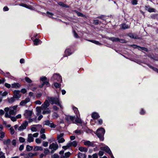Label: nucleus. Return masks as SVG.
Listing matches in <instances>:
<instances>
[{
	"instance_id": "nucleus-20",
	"label": "nucleus",
	"mask_w": 158,
	"mask_h": 158,
	"mask_svg": "<svg viewBox=\"0 0 158 158\" xmlns=\"http://www.w3.org/2000/svg\"><path fill=\"white\" fill-rule=\"evenodd\" d=\"M92 117L94 119H97L99 116L97 113L94 112L92 114Z\"/></svg>"
},
{
	"instance_id": "nucleus-26",
	"label": "nucleus",
	"mask_w": 158,
	"mask_h": 158,
	"mask_svg": "<svg viewBox=\"0 0 158 158\" xmlns=\"http://www.w3.org/2000/svg\"><path fill=\"white\" fill-rule=\"evenodd\" d=\"M15 99L16 98L13 96V97L10 98H8V100L9 103H12L15 102Z\"/></svg>"
},
{
	"instance_id": "nucleus-18",
	"label": "nucleus",
	"mask_w": 158,
	"mask_h": 158,
	"mask_svg": "<svg viewBox=\"0 0 158 158\" xmlns=\"http://www.w3.org/2000/svg\"><path fill=\"white\" fill-rule=\"evenodd\" d=\"M33 150L34 151H42L43 150V148L41 146H34Z\"/></svg>"
},
{
	"instance_id": "nucleus-34",
	"label": "nucleus",
	"mask_w": 158,
	"mask_h": 158,
	"mask_svg": "<svg viewBox=\"0 0 158 158\" xmlns=\"http://www.w3.org/2000/svg\"><path fill=\"white\" fill-rule=\"evenodd\" d=\"M88 41L90 42H92L96 44H97V45H99L101 44L98 41H97L92 40H88Z\"/></svg>"
},
{
	"instance_id": "nucleus-3",
	"label": "nucleus",
	"mask_w": 158,
	"mask_h": 158,
	"mask_svg": "<svg viewBox=\"0 0 158 158\" xmlns=\"http://www.w3.org/2000/svg\"><path fill=\"white\" fill-rule=\"evenodd\" d=\"M105 133V130L103 128L101 127L97 130V135L100 140H103V136Z\"/></svg>"
},
{
	"instance_id": "nucleus-23",
	"label": "nucleus",
	"mask_w": 158,
	"mask_h": 158,
	"mask_svg": "<svg viewBox=\"0 0 158 158\" xmlns=\"http://www.w3.org/2000/svg\"><path fill=\"white\" fill-rule=\"evenodd\" d=\"M65 53L66 56H69L72 54L71 50L70 49H66L65 51Z\"/></svg>"
},
{
	"instance_id": "nucleus-63",
	"label": "nucleus",
	"mask_w": 158,
	"mask_h": 158,
	"mask_svg": "<svg viewBox=\"0 0 158 158\" xmlns=\"http://www.w3.org/2000/svg\"><path fill=\"white\" fill-rule=\"evenodd\" d=\"M5 81V79L4 78L0 79V84L4 83Z\"/></svg>"
},
{
	"instance_id": "nucleus-1",
	"label": "nucleus",
	"mask_w": 158,
	"mask_h": 158,
	"mask_svg": "<svg viewBox=\"0 0 158 158\" xmlns=\"http://www.w3.org/2000/svg\"><path fill=\"white\" fill-rule=\"evenodd\" d=\"M49 101L51 104H57L59 106L60 108H63V106L61 105L58 98L48 97V99L46 100L44 103L42 105V114H43L51 113L50 110L48 108L50 105Z\"/></svg>"
},
{
	"instance_id": "nucleus-15",
	"label": "nucleus",
	"mask_w": 158,
	"mask_h": 158,
	"mask_svg": "<svg viewBox=\"0 0 158 158\" xmlns=\"http://www.w3.org/2000/svg\"><path fill=\"white\" fill-rule=\"evenodd\" d=\"M20 86V84L17 83H14L11 85V88H13L17 89L19 88Z\"/></svg>"
},
{
	"instance_id": "nucleus-33",
	"label": "nucleus",
	"mask_w": 158,
	"mask_h": 158,
	"mask_svg": "<svg viewBox=\"0 0 158 158\" xmlns=\"http://www.w3.org/2000/svg\"><path fill=\"white\" fill-rule=\"evenodd\" d=\"M130 27V25L129 24H123L122 25V27L124 29H127L128 28Z\"/></svg>"
},
{
	"instance_id": "nucleus-25",
	"label": "nucleus",
	"mask_w": 158,
	"mask_h": 158,
	"mask_svg": "<svg viewBox=\"0 0 158 158\" xmlns=\"http://www.w3.org/2000/svg\"><path fill=\"white\" fill-rule=\"evenodd\" d=\"M36 110L37 112V114H40L42 110V106H41L37 107L36 108Z\"/></svg>"
},
{
	"instance_id": "nucleus-52",
	"label": "nucleus",
	"mask_w": 158,
	"mask_h": 158,
	"mask_svg": "<svg viewBox=\"0 0 158 158\" xmlns=\"http://www.w3.org/2000/svg\"><path fill=\"white\" fill-rule=\"evenodd\" d=\"M50 122L49 120H47L45 122L44 124L46 125H48L49 126L50 124Z\"/></svg>"
},
{
	"instance_id": "nucleus-21",
	"label": "nucleus",
	"mask_w": 158,
	"mask_h": 158,
	"mask_svg": "<svg viewBox=\"0 0 158 158\" xmlns=\"http://www.w3.org/2000/svg\"><path fill=\"white\" fill-rule=\"evenodd\" d=\"M77 156L78 158H86V156L85 154L79 152L77 155Z\"/></svg>"
},
{
	"instance_id": "nucleus-13",
	"label": "nucleus",
	"mask_w": 158,
	"mask_h": 158,
	"mask_svg": "<svg viewBox=\"0 0 158 158\" xmlns=\"http://www.w3.org/2000/svg\"><path fill=\"white\" fill-rule=\"evenodd\" d=\"M27 140L29 143L33 142L34 141V138L31 134H28Z\"/></svg>"
},
{
	"instance_id": "nucleus-53",
	"label": "nucleus",
	"mask_w": 158,
	"mask_h": 158,
	"mask_svg": "<svg viewBox=\"0 0 158 158\" xmlns=\"http://www.w3.org/2000/svg\"><path fill=\"white\" fill-rule=\"evenodd\" d=\"M131 2L133 5H136L137 3V0H132Z\"/></svg>"
},
{
	"instance_id": "nucleus-32",
	"label": "nucleus",
	"mask_w": 158,
	"mask_h": 158,
	"mask_svg": "<svg viewBox=\"0 0 158 158\" xmlns=\"http://www.w3.org/2000/svg\"><path fill=\"white\" fill-rule=\"evenodd\" d=\"M5 132L3 131H1L0 132V138L1 139L3 138L5 136Z\"/></svg>"
},
{
	"instance_id": "nucleus-50",
	"label": "nucleus",
	"mask_w": 158,
	"mask_h": 158,
	"mask_svg": "<svg viewBox=\"0 0 158 158\" xmlns=\"http://www.w3.org/2000/svg\"><path fill=\"white\" fill-rule=\"evenodd\" d=\"M52 117L54 118H57L58 117V115L56 113H54L52 115Z\"/></svg>"
},
{
	"instance_id": "nucleus-44",
	"label": "nucleus",
	"mask_w": 158,
	"mask_h": 158,
	"mask_svg": "<svg viewBox=\"0 0 158 158\" xmlns=\"http://www.w3.org/2000/svg\"><path fill=\"white\" fill-rule=\"evenodd\" d=\"M39 41L38 39H36L34 40V44L35 45H37L39 44Z\"/></svg>"
},
{
	"instance_id": "nucleus-24",
	"label": "nucleus",
	"mask_w": 158,
	"mask_h": 158,
	"mask_svg": "<svg viewBox=\"0 0 158 158\" xmlns=\"http://www.w3.org/2000/svg\"><path fill=\"white\" fill-rule=\"evenodd\" d=\"M58 142L59 143H61L65 141V139L63 137H57Z\"/></svg>"
},
{
	"instance_id": "nucleus-51",
	"label": "nucleus",
	"mask_w": 158,
	"mask_h": 158,
	"mask_svg": "<svg viewBox=\"0 0 158 158\" xmlns=\"http://www.w3.org/2000/svg\"><path fill=\"white\" fill-rule=\"evenodd\" d=\"M5 86L8 88H10L11 87V85L10 84L7 83H5Z\"/></svg>"
},
{
	"instance_id": "nucleus-61",
	"label": "nucleus",
	"mask_w": 158,
	"mask_h": 158,
	"mask_svg": "<svg viewBox=\"0 0 158 158\" xmlns=\"http://www.w3.org/2000/svg\"><path fill=\"white\" fill-rule=\"evenodd\" d=\"M104 154V152L102 151H100L99 152L98 155L99 156H102Z\"/></svg>"
},
{
	"instance_id": "nucleus-56",
	"label": "nucleus",
	"mask_w": 158,
	"mask_h": 158,
	"mask_svg": "<svg viewBox=\"0 0 158 158\" xmlns=\"http://www.w3.org/2000/svg\"><path fill=\"white\" fill-rule=\"evenodd\" d=\"M23 94H25L27 92V90L25 89H22L20 91Z\"/></svg>"
},
{
	"instance_id": "nucleus-22",
	"label": "nucleus",
	"mask_w": 158,
	"mask_h": 158,
	"mask_svg": "<svg viewBox=\"0 0 158 158\" xmlns=\"http://www.w3.org/2000/svg\"><path fill=\"white\" fill-rule=\"evenodd\" d=\"M69 143L70 144V147L73 146L74 147H76L77 145V142L76 141L70 142H69Z\"/></svg>"
},
{
	"instance_id": "nucleus-39",
	"label": "nucleus",
	"mask_w": 158,
	"mask_h": 158,
	"mask_svg": "<svg viewBox=\"0 0 158 158\" xmlns=\"http://www.w3.org/2000/svg\"><path fill=\"white\" fill-rule=\"evenodd\" d=\"M0 158H6L5 153L2 152H0Z\"/></svg>"
},
{
	"instance_id": "nucleus-36",
	"label": "nucleus",
	"mask_w": 158,
	"mask_h": 158,
	"mask_svg": "<svg viewBox=\"0 0 158 158\" xmlns=\"http://www.w3.org/2000/svg\"><path fill=\"white\" fill-rule=\"evenodd\" d=\"M33 148L32 146H30L29 145H27L26 147V149L27 151H30Z\"/></svg>"
},
{
	"instance_id": "nucleus-40",
	"label": "nucleus",
	"mask_w": 158,
	"mask_h": 158,
	"mask_svg": "<svg viewBox=\"0 0 158 158\" xmlns=\"http://www.w3.org/2000/svg\"><path fill=\"white\" fill-rule=\"evenodd\" d=\"M54 84L55 87L56 88L60 87L61 86V84L58 83H55Z\"/></svg>"
},
{
	"instance_id": "nucleus-57",
	"label": "nucleus",
	"mask_w": 158,
	"mask_h": 158,
	"mask_svg": "<svg viewBox=\"0 0 158 158\" xmlns=\"http://www.w3.org/2000/svg\"><path fill=\"white\" fill-rule=\"evenodd\" d=\"M73 109L75 113H77L78 112V111L77 108L76 107H73Z\"/></svg>"
},
{
	"instance_id": "nucleus-49",
	"label": "nucleus",
	"mask_w": 158,
	"mask_h": 158,
	"mask_svg": "<svg viewBox=\"0 0 158 158\" xmlns=\"http://www.w3.org/2000/svg\"><path fill=\"white\" fill-rule=\"evenodd\" d=\"M77 15L79 16L84 17V15H83L81 13L78 12L77 11H76Z\"/></svg>"
},
{
	"instance_id": "nucleus-31",
	"label": "nucleus",
	"mask_w": 158,
	"mask_h": 158,
	"mask_svg": "<svg viewBox=\"0 0 158 158\" xmlns=\"http://www.w3.org/2000/svg\"><path fill=\"white\" fill-rule=\"evenodd\" d=\"M10 140L9 139H7L3 141L4 144L5 145H8L10 143Z\"/></svg>"
},
{
	"instance_id": "nucleus-8",
	"label": "nucleus",
	"mask_w": 158,
	"mask_h": 158,
	"mask_svg": "<svg viewBox=\"0 0 158 158\" xmlns=\"http://www.w3.org/2000/svg\"><path fill=\"white\" fill-rule=\"evenodd\" d=\"M20 91L15 90L14 91V95L13 96L16 99H19L21 96V95L20 94Z\"/></svg>"
},
{
	"instance_id": "nucleus-55",
	"label": "nucleus",
	"mask_w": 158,
	"mask_h": 158,
	"mask_svg": "<svg viewBox=\"0 0 158 158\" xmlns=\"http://www.w3.org/2000/svg\"><path fill=\"white\" fill-rule=\"evenodd\" d=\"M36 155V153H29L28 154V156L29 157H33L34 156H35Z\"/></svg>"
},
{
	"instance_id": "nucleus-29",
	"label": "nucleus",
	"mask_w": 158,
	"mask_h": 158,
	"mask_svg": "<svg viewBox=\"0 0 158 158\" xmlns=\"http://www.w3.org/2000/svg\"><path fill=\"white\" fill-rule=\"evenodd\" d=\"M19 5L21 6L27 8H28L29 9H32V7L30 6H27L26 5L24 4L23 3L20 4Z\"/></svg>"
},
{
	"instance_id": "nucleus-35",
	"label": "nucleus",
	"mask_w": 158,
	"mask_h": 158,
	"mask_svg": "<svg viewBox=\"0 0 158 158\" xmlns=\"http://www.w3.org/2000/svg\"><path fill=\"white\" fill-rule=\"evenodd\" d=\"M58 4L59 5L61 6L64 7H68V6L67 5L64 4V3H63L62 2H59Z\"/></svg>"
},
{
	"instance_id": "nucleus-14",
	"label": "nucleus",
	"mask_w": 158,
	"mask_h": 158,
	"mask_svg": "<svg viewBox=\"0 0 158 158\" xmlns=\"http://www.w3.org/2000/svg\"><path fill=\"white\" fill-rule=\"evenodd\" d=\"M145 8L146 10L150 12H155V10L150 7L149 6H146Z\"/></svg>"
},
{
	"instance_id": "nucleus-27",
	"label": "nucleus",
	"mask_w": 158,
	"mask_h": 158,
	"mask_svg": "<svg viewBox=\"0 0 158 158\" xmlns=\"http://www.w3.org/2000/svg\"><path fill=\"white\" fill-rule=\"evenodd\" d=\"M84 144L85 146H91L93 143L89 141H87L84 143Z\"/></svg>"
},
{
	"instance_id": "nucleus-6",
	"label": "nucleus",
	"mask_w": 158,
	"mask_h": 158,
	"mask_svg": "<svg viewBox=\"0 0 158 158\" xmlns=\"http://www.w3.org/2000/svg\"><path fill=\"white\" fill-rule=\"evenodd\" d=\"M65 118L66 120L67 121V122L69 124H70L71 123H75L74 121L75 118V117L67 116H66Z\"/></svg>"
},
{
	"instance_id": "nucleus-60",
	"label": "nucleus",
	"mask_w": 158,
	"mask_h": 158,
	"mask_svg": "<svg viewBox=\"0 0 158 158\" xmlns=\"http://www.w3.org/2000/svg\"><path fill=\"white\" fill-rule=\"evenodd\" d=\"M130 37L133 38L137 39V37L136 36H135L133 34H131L129 35Z\"/></svg>"
},
{
	"instance_id": "nucleus-42",
	"label": "nucleus",
	"mask_w": 158,
	"mask_h": 158,
	"mask_svg": "<svg viewBox=\"0 0 158 158\" xmlns=\"http://www.w3.org/2000/svg\"><path fill=\"white\" fill-rule=\"evenodd\" d=\"M25 81L28 83H31L32 82V81L28 77H26L25 78Z\"/></svg>"
},
{
	"instance_id": "nucleus-59",
	"label": "nucleus",
	"mask_w": 158,
	"mask_h": 158,
	"mask_svg": "<svg viewBox=\"0 0 158 158\" xmlns=\"http://www.w3.org/2000/svg\"><path fill=\"white\" fill-rule=\"evenodd\" d=\"M49 126L52 128H55L56 127V125L53 123H50Z\"/></svg>"
},
{
	"instance_id": "nucleus-47",
	"label": "nucleus",
	"mask_w": 158,
	"mask_h": 158,
	"mask_svg": "<svg viewBox=\"0 0 158 158\" xmlns=\"http://www.w3.org/2000/svg\"><path fill=\"white\" fill-rule=\"evenodd\" d=\"M19 139L21 143H23L25 141V139L22 137H20Z\"/></svg>"
},
{
	"instance_id": "nucleus-38",
	"label": "nucleus",
	"mask_w": 158,
	"mask_h": 158,
	"mask_svg": "<svg viewBox=\"0 0 158 158\" xmlns=\"http://www.w3.org/2000/svg\"><path fill=\"white\" fill-rule=\"evenodd\" d=\"M6 118H10L11 120L13 122L17 120V118L16 117H12L10 116V117H6Z\"/></svg>"
},
{
	"instance_id": "nucleus-48",
	"label": "nucleus",
	"mask_w": 158,
	"mask_h": 158,
	"mask_svg": "<svg viewBox=\"0 0 158 158\" xmlns=\"http://www.w3.org/2000/svg\"><path fill=\"white\" fill-rule=\"evenodd\" d=\"M47 14L48 16L51 18H52V16L53 15V13L51 12H47Z\"/></svg>"
},
{
	"instance_id": "nucleus-17",
	"label": "nucleus",
	"mask_w": 158,
	"mask_h": 158,
	"mask_svg": "<svg viewBox=\"0 0 158 158\" xmlns=\"http://www.w3.org/2000/svg\"><path fill=\"white\" fill-rule=\"evenodd\" d=\"M78 150L81 152H86L88 151V149L83 147H80L78 148Z\"/></svg>"
},
{
	"instance_id": "nucleus-7",
	"label": "nucleus",
	"mask_w": 158,
	"mask_h": 158,
	"mask_svg": "<svg viewBox=\"0 0 158 158\" xmlns=\"http://www.w3.org/2000/svg\"><path fill=\"white\" fill-rule=\"evenodd\" d=\"M28 124L27 121H25L18 128V130L19 131H22L26 128Z\"/></svg>"
},
{
	"instance_id": "nucleus-37",
	"label": "nucleus",
	"mask_w": 158,
	"mask_h": 158,
	"mask_svg": "<svg viewBox=\"0 0 158 158\" xmlns=\"http://www.w3.org/2000/svg\"><path fill=\"white\" fill-rule=\"evenodd\" d=\"M40 80L43 82L45 81L47 79V78L46 77H41L40 78Z\"/></svg>"
},
{
	"instance_id": "nucleus-30",
	"label": "nucleus",
	"mask_w": 158,
	"mask_h": 158,
	"mask_svg": "<svg viewBox=\"0 0 158 158\" xmlns=\"http://www.w3.org/2000/svg\"><path fill=\"white\" fill-rule=\"evenodd\" d=\"M75 123H81L82 121L78 117L75 120Z\"/></svg>"
},
{
	"instance_id": "nucleus-45",
	"label": "nucleus",
	"mask_w": 158,
	"mask_h": 158,
	"mask_svg": "<svg viewBox=\"0 0 158 158\" xmlns=\"http://www.w3.org/2000/svg\"><path fill=\"white\" fill-rule=\"evenodd\" d=\"M35 126H34L31 127V130L33 132H36L37 131V130Z\"/></svg>"
},
{
	"instance_id": "nucleus-16",
	"label": "nucleus",
	"mask_w": 158,
	"mask_h": 158,
	"mask_svg": "<svg viewBox=\"0 0 158 158\" xmlns=\"http://www.w3.org/2000/svg\"><path fill=\"white\" fill-rule=\"evenodd\" d=\"M132 46L133 48H137L139 50H144L145 51H147L148 50L146 48L140 47L139 46H138L136 45H132Z\"/></svg>"
},
{
	"instance_id": "nucleus-43",
	"label": "nucleus",
	"mask_w": 158,
	"mask_h": 158,
	"mask_svg": "<svg viewBox=\"0 0 158 158\" xmlns=\"http://www.w3.org/2000/svg\"><path fill=\"white\" fill-rule=\"evenodd\" d=\"M9 130L10 131V132L11 135H13V134H14L15 131L12 127H11L9 129Z\"/></svg>"
},
{
	"instance_id": "nucleus-28",
	"label": "nucleus",
	"mask_w": 158,
	"mask_h": 158,
	"mask_svg": "<svg viewBox=\"0 0 158 158\" xmlns=\"http://www.w3.org/2000/svg\"><path fill=\"white\" fill-rule=\"evenodd\" d=\"M70 147V144L69 143H68L66 146H63L62 147V148L64 149L65 150L69 148Z\"/></svg>"
},
{
	"instance_id": "nucleus-46",
	"label": "nucleus",
	"mask_w": 158,
	"mask_h": 158,
	"mask_svg": "<svg viewBox=\"0 0 158 158\" xmlns=\"http://www.w3.org/2000/svg\"><path fill=\"white\" fill-rule=\"evenodd\" d=\"M49 152V150L45 148L44 149V154H45L46 155L48 154Z\"/></svg>"
},
{
	"instance_id": "nucleus-5",
	"label": "nucleus",
	"mask_w": 158,
	"mask_h": 158,
	"mask_svg": "<svg viewBox=\"0 0 158 158\" xmlns=\"http://www.w3.org/2000/svg\"><path fill=\"white\" fill-rule=\"evenodd\" d=\"M52 80L53 81L61 82L62 81L61 76L58 73L54 74L52 77Z\"/></svg>"
},
{
	"instance_id": "nucleus-11",
	"label": "nucleus",
	"mask_w": 158,
	"mask_h": 158,
	"mask_svg": "<svg viewBox=\"0 0 158 158\" xmlns=\"http://www.w3.org/2000/svg\"><path fill=\"white\" fill-rule=\"evenodd\" d=\"M100 149L101 150H104L108 154H111V151L109 148L107 146L105 145L104 146H102L100 147Z\"/></svg>"
},
{
	"instance_id": "nucleus-10",
	"label": "nucleus",
	"mask_w": 158,
	"mask_h": 158,
	"mask_svg": "<svg viewBox=\"0 0 158 158\" xmlns=\"http://www.w3.org/2000/svg\"><path fill=\"white\" fill-rule=\"evenodd\" d=\"M109 39L113 42H119L120 43H124L125 42V41L123 39H120L118 38L111 37L109 38Z\"/></svg>"
},
{
	"instance_id": "nucleus-4",
	"label": "nucleus",
	"mask_w": 158,
	"mask_h": 158,
	"mask_svg": "<svg viewBox=\"0 0 158 158\" xmlns=\"http://www.w3.org/2000/svg\"><path fill=\"white\" fill-rule=\"evenodd\" d=\"M58 145L57 143H52L49 145V148L51 150V153H53L58 149Z\"/></svg>"
},
{
	"instance_id": "nucleus-64",
	"label": "nucleus",
	"mask_w": 158,
	"mask_h": 158,
	"mask_svg": "<svg viewBox=\"0 0 158 158\" xmlns=\"http://www.w3.org/2000/svg\"><path fill=\"white\" fill-rule=\"evenodd\" d=\"M93 158H98V156L97 154L95 153L92 155Z\"/></svg>"
},
{
	"instance_id": "nucleus-58",
	"label": "nucleus",
	"mask_w": 158,
	"mask_h": 158,
	"mask_svg": "<svg viewBox=\"0 0 158 158\" xmlns=\"http://www.w3.org/2000/svg\"><path fill=\"white\" fill-rule=\"evenodd\" d=\"M40 137L42 139H45L46 138L45 135L44 134H43L41 135L40 136Z\"/></svg>"
},
{
	"instance_id": "nucleus-41",
	"label": "nucleus",
	"mask_w": 158,
	"mask_h": 158,
	"mask_svg": "<svg viewBox=\"0 0 158 158\" xmlns=\"http://www.w3.org/2000/svg\"><path fill=\"white\" fill-rule=\"evenodd\" d=\"M35 142L38 144H40L41 142V140L39 138H37L35 139Z\"/></svg>"
},
{
	"instance_id": "nucleus-19",
	"label": "nucleus",
	"mask_w": 158,
	"mask_h": 158,
	"mask_svg": "<svg viewBox=\"0 0 158 158\" xmlns=\"http://www.w3.org/2000/svg\"><path fill=\"white\" fill-rule=\"evenodd\" d=\"M70 153L69 152H66L64 155H62L60 156V158H67L68 157H69L70 155Z\"/></svg>"
},
{
	"instance_id": "nucleus-54",
	"label": "nucleus",
	"mask_w": 158,
	"mask_h": 158,
	"mask_svg": "<svg viewBox=\"0 0 158 158\" xmlns=\"http://www.w3.org/2000/svg\"><path fill=\"white\" fill-rule=\"evenodd\" d=\"M43 146L44 147H47L48 145V142H44L43 144Z\"/></svg>"
},
{
	"instance_id": "nucleus-62",
	"label": "nucleus",
	"mask_w": 158,
	"mask_h": 158,
	"mask_svg": "<svg viewBox=\"0 0 158 158\" xmlns=\"http://www.w3.org/2000/svg\"><path fill=\"white\" fill-rule=\"evenodd\" d=\"M16 141L15 139H13L12 141V144L14 146H15L16 145Z\"/></svg>"
},
{
	"instance_id": "nucleus-9",
	"label": "nucleus",
	"mask_w": 158,
	"mask_h": 158,
	"mask_svg": "<svg viewBox=\"0 0 158 158\" xmlns=\"http://www.w3.org/2000/svg\"><path fill=\"white\" fill-rule=\"evenodd\" d=\"M32 114V112L31 111L26 110L24 115L26 118L29 119L31 118Z\"/></svg>"
},
{
	"instance_id": "nucleus-2",
	"label": "nucleus",
	"mask_w": 158,
	"mask_h": 158,
	"mask_svg": "<svg viewBox=\"0 0 158 158\" xmlns=\"http://www.w3.org/2000/svg\"><path fill=\"white\" fill-rule=\"evenodd\" d=\"M17 106L16 105L5 108L4 110L6 112L5 116V117H10L11 115H15L17 112Z\"/></svg>"
},
{
	"instance_id": "nucleus-12",
	"label": "nucleus",
	"mask_w": 158,
	"mask_h": 158,
	"mask_svg": "<svg viewBox=\"0 0 158 158\" xmlns=\"http://www.w3.org/2000/svg\"><path fill=\"white\" fill-rule=\"evenodd\" d=\"M30 99L29 98H26L25 100H22L20 103V105L21 106H23L26 104L27 103L29 102Z\"/></svg>"
}]
</instances>
